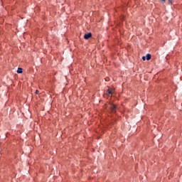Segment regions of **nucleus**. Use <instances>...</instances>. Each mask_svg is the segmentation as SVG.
<instances>
[{
	"label": "nucleus",
	"mask_w": 182,
	"mask_h": 182,
	"mask_svg": "<svg viewBox=\"0 0 182 182\" xmlns=\"http://www.w3.org/2000/svg\"><path fill=\"white\" fill-rule=\"evenodd\" d=\"M162 2H166V0H161Z\"/></svg>",
	"instance_id": "nucleus-9"
},
{
	"label": "nucleus",
	"mask_w": 182,
	"mask_h": 182,
	"mask_svg": "<svg viewBox=\"0 0 182 182\" xmlns=\"http://www.w3.org/2000/svg\"><path fill=\"white\" fill-rule=\"evenodd\" d=\"M168 4L169 5H173V0H168Z\"/></svg>",
	"instance_id": "nucleus-6"
},
{
	"label": "nucleus",
	"mask_w": 182,
	"mask_h": 182,
	"mask_svg": "<svg viewBox=\"0 0 182 182\" xmlns=\"http://www.w3.org/2000/svg\"><path fill=\"white\" fill-rule=\"evenodd\" d=\"M106 95H107V96L113 95V90L112 89H108L106 92Z\"/></svg>",
	"instance_id": "nucleus-3"
},
{
	"label": "nucleus",
	"mask_w": 182,
	"mask_h": 182,
	"mask_svg": "<svg viewBox=\"0 0 182 182\" xmlns=\"http://www.w3.org/2000/svg\"><path fill=\"white\" fill-rule=\"evenodd\" d=\"M92 38V33H88L84 35V39H89Z\"/></svg>",
	"instance_id": "nucleus-2"
},
{
	"label": "nucleus",
	"mask_w": 182,
	"mask_h": 182,
	"mask_svg": "<svg viewBox=\"0 0 182 182\" xmlns=\"http://www.w3.org/2000/svg\"><path fill=\"white\" fill-rule=\"evenodd\" d=\"M142 60H146V57H144V56L142 57Z\"/></svg>",
	"instance_id": "nucleus-8"
},
{
	"label": "nucleus",
	"mask_w": 182,
	"mask_h": 182,
	"mask_svg": "<svg viewBox=\"0 0 182 182\" xmlns=\"http://www.w3.org/2000/svg\"><path fill=\"white\" fill-rule=\"evenodd\" d=\"M17 73H22V68H18Z\"/></svg>",
	"instance_id": "nucleus-5"
},
{
	"label": "nucleus",
	"mask_w": 182,
	"mask_h": 182,
	"mask_svg": "<svg viewBox=\"0 0 182 182\" xmlns=\"http://www.w3.org/2000/svg\"><path fill=\"white\" fill-rule=\"evenodd\" d=\"M146 58V60H150V59H151V55L147 54Z\"/></svg>",
	"instance_id": "nucleus-4"
},
{
	"label": "nucleus",
	"mask_w": 182,
	"mask_h": 182,
	"mask_svg": "<svg viewBox=\"0 0 182 182\" xmlns=\"http://www.w3.org/2000/svg\"><path fill=\"white\" fill-rule=\"evenodd\" d=\"M110 108L112 112H116V110H117V107H116V105H114V104L110 105Z\"/></svg>",
	"instance_id": "nucleus-1"
},
{
	"label": "nucleus",
	"mask_w": 182,
	"mask_h": 182,
	"mask_svg": "<svg viewBox=\"0 0 182 182\" xmlns=\"http://www.w3.org/2000/svg\"><path fill=\"white\" fill-rule=\"evenodd\" d=\"M39 94V90H36V95H38Z\"/></svg>",
	"instance_id": "nucleus-7"
}]
</instances>
